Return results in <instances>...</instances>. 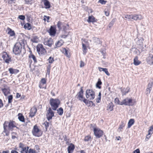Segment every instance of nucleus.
Wrapping results in <instances>:
<instances>
[{
	"label": "nucleus",
	"instance_id": "obj_49",
	"mask_svg": "<svg viewBox=\"0 0 153 153\" xmlns=\"http://www.w3.org/2000/svg\"><path fill=\"white\" fill-rule=\"evenodd\" d=\"M114 102L117 104L120 105V103H121V102H120L118 98H116L115 99Z\"/></svg>",
	"mask_w": 153,
	"mask_h": 153
},
{
	"label": "nucleus",
	"instance_id": "obj_30",
	"mask_svg": "<svg viewBox=\"0 0 153 153\" xmlns=\"http://www.w3.org/2000/svg\"><path fill=\"white\" fill-rule=\"evenodd\" d=\"M134 119H130L128 123V128H130L134 124Z\"/></svg>",
	"mask_w": 153,
	"mask_h": 153
},
{
	"label": "nucleus",
	"instance_id": "obj_46",
	"mask_svg": "<svg viewBox=\"0 0 153 153\" xmlns=\"http://www.w3.org/2000/svg\"><path fill=\"white\" fill-rule=\"evenodd\" d=\"M82 46L83 53L85 54L86 53V50H87L86 47L85 45L83 43L82 44Z\"/></svg>",
	"mask_w": 153,
	"mask_h": 153
},
{
	"label": "nucleus",
	"instance_id": "obj_7",
	"mask_svg": "<svg viewBox=\"0 0 153 153\" xmlns=\"http://www.w3.org/2000/svg\"><path fill=\"white\" fill-rule=\"evenodd\" d=\"M2 57L5 62L8 64L11 61V57L6 52H4L3 53Z\"/></svg>",
	"mask_w": 153,
	"mask_h": 153
},
{
	"label": "nucleus",
	"instance_id": "obj_22",
	"mask_svg": "<svg viewBox=\"0 0 153 153\" xmlns=\"http://www.w3.org/2000/svg\"><path fill=\"white\" fill-rule=\"evenodd\" d=\"M98 69L99 70V71L100 72H101L102 71H103L105 73V74L107 75H108V76L110 75V74L109 73V72H108V69L107 68H102L99 67H98Z\"/></svg>",
	"mask_w": 153,
	"mask_h": 153
},
{
	"label": "nucleus",
	"instance_id": "obj_57",
	"mask_svg": "<svg viewBox=\"0 0 153 153\" xmlns=\"http://www.w3.org/2000/svg\"><path fill=\"white\" fill-rule=\"evenodd\" d=\"M50 68L51 67L50 65H49L47 67V74H48V75L50 74Z\"/></svg>",
	"mask_w": 153,
	"mask_h": 153
},
{
	"label": "nucleus",
	"instance_id": "obj_38",
	"mask_svg": "<svg viewBox=\"0 0 153 153\" xmlns=\"http://www.w3.org/2000/svg\"><path fill=\"white\" fill-rule=\"evenodd\" d=\"M102 84V82L101 81V80L100 79H99L98 80L96 84V86L98 88H101V86L100 85H101Z\"/></svg>",
	"mask_w": 153,
	"mask_h": 153
},
{
	"label": "nucleus",
	"instance_id": "obj_21",
	"mask_svg": "<svg viewBox=\"0 0 153 153\" xmlns=\"http://www.w3.org/2000/svg\"><path fill=\"white\" fill-rule=\"evenodd\" d=\"M97 19H96L93 16H89L88 17V19L87 20V21L88 22H97Z\"/></svg>",
	"mask_w": 153,
	"mask_h": 153
},
{
	"label": "nucleus",
	"instance_id": "obj_6",
	"mask_svg": "<svg viewBox=\"0 0 153 153\" xmlns=\"http://www.w3.org/2000/svg\"><path fill=\"white\" fill-rule=\"evenodd\" d=\"M36 49L37 52L40 55H44L47 53L46 50L42 44H38L36 46Z\"/></svg>",
	"mask_w": 153,
	"mask_h": 153
},
{
	"label": "nucleus",
	"instance_id": "obj_16",
	"mask_svg": "<svg viewBox=\"0 0 153 153\" xmlns=\"http://www.w3.org/2000/svg\"><path fill=\"white\" fill-rule=\"evenodd\" d=\"M48 32L50 35L54 36L56 32L55 27L51 26Z\"/></svg>",
	"mask_w": 153,
	"mask_h": 153
},
{
	"label": "nucleus",
	"instance_id": "obj_37",
	"mask_svg": "<svg viewBox=\"0 0 153 153\" xmlns=\"http://www.w3.org/2000/svg\"><path fill=\"white\" fill-rule=\"evenodd\" d=\"M18 119L20 121L22 122H24L25 121V118L24 116L20 114H19Z\"/></svg>",
	"mask_w": 153,
	"mask_h": 153
},
{
	"label": "nucleus",
	"instance_id": "obj_12",
	"mask_svg": "<svg viewBox=\"0 0 153 153\" xmlns=\"http://www.w3.org/2000/svg\"><path fill=\"white\" fill-rule=\"evenodd\" d=\"M146 61L148 64L153 65V55L149 54L146 59Z\"/></svg>",
	"mask_w": 153,
	"mask_h": 153
},
{
	"label": "nucleus",
	"instance_id": "obj_48",
	"mask_svg": "<svg viewBox=\"0 0 153 153\" xmlns=\"http://www.w3.org/2000/svg\"><path fill=\"white\" fill-rule=\"evenodd\" d=\"M27 153H36V150L32 149H28Z\"/></svg>",
	"mask_w": 153,
	"mask_h": 153
},
{
	"label": "nucleus",
	"instance_id": "obj_26",
	"mask_svg": "<svg viewBox=\"0 0 153 153\" xmlns=\"http://www.w3.org/2000/svg\"><path fill=\"white\" fill-rule=\"evenodd\" d=\"M43 2L44 5L46 7V8H49L50 7V4L49 1L48 0H43Z\"/></svg>",
	"mask_w": 153,
	"mask_h": 153
},
{
	"label": "nucleus",
	"instance_id": "obj_60",
	"mask_svg": "<svg viewBox=\"0 0 153 153\" xmlns=\"http://www.w3.org/2000/svg\"><path fill=\"white\" fill-rule=\"evenodd\" d=\"M3 106V104L2 100L0 99V108H1Z\"/></svg>",
	"mask_w": 153,
	"mask_h": 153
},
{
	"label": "nucleus",
	"instance_id": "obj_11",
	"mask_svg": "<svg viewBox=\"0 0 153 153\" xmlns=\"http://www.w3.org/2000/svg\"><path fill=\"white\" fill-rule=\"evenodd\" d=\"M94 133L97 138H100L103 134V131L99 128H94Z\"/></svg>",
	"mask_w": 153,
	"mask_h": 153
},
{
	"label": "nucleus",
	"instance_id": "obj_43",
	"mask_svg": "<svg viewBox=\"0 0 153 153\" xmlns=\"http://www.w3.org/2000/svg\"><path fill=\"white\" fill-rule=\"evenodd\" d=\"M63 26V24L61 22H59L57 24V27L59 30L61 29V27Z\"/></svg>",
	"mask_w": 153,
	"mask_h": 153
},
{
	"label": "nucleus",
	"instance_id": "obj_61",
	"mask_svg": "<svg viewBox=\"0 0 153 153\" xmlns=\"http://www.w3.org/2000/svg\"><path fill=\"white\" fill-rule=\"evenodd\" d=\"M24 144L21 143L19 144V147L20 148H23L24 147Z\"/></svg>",
	"mask_w": 153,
	"mask_h": 153
},
{
	"label": "nucleus",
	"instance_id": "obj_9",
	"mask_svg": "<svg viewBox=\"0 0 153 153\" xmlns=\"http://www.w3.org/2000/svg\"><path fill=\"white\" fill-rule=\"evenodd\" d=\"M83 91L82 89V87H81L80 91L77 93L75 96V97L79 100L83 101V100L85 98L83 97Z\"/></svg>",
	"mask_w": 153,
	"mask_h": 153
},
{
	"label": "nucleus",
	"instance_id": "obj_42",
	"mask_svg": "<svg viewBox=\"0 0 153 153\" xmlns=\"http://www.w3.org/2000/svg\"><path fill=\"white\" fill-rule=\"evenodd\" d=\"M116 19H113L110 23L108 26L109 28H111L113 25L114 23L115 22Z\"/></svg>",
	"mask_w": 153,
	"mask_h": 153
},
{
	"label": "nucleus",
	"instance_id": "obj_27",
	"mask_svg": "<svg viewBox=\"0 0 153 153\" xmlns=\"http://www.w3.org/2000/svg\"><path fill=\"white\" fill-rule=\"evenodd\" d=\"M141 63L140 61L138 60V57L137 56L135 57L134 59V64L135 65H139Z\"/></svg>",
	"mask_w": 153,
	"mask_h": 153
},
{
	"label": "nucleus",
	"instance_id": "obj_58",
	"mask_svg": "<svg viewBox=\"0 0 153 153\" xmlns=\"http://www.w3.org/2000/svg\"><path fill=\"white\" fill-rule=\"evenodd\" d=\"M85 63L84 62L82 61H81L80 62V67L81 68L83 67L84 66Z\"/></svg>",
	"mask_w": 153,
	"mask_h": 153
},
{
	"label": "nucleus",
	"instance_id": "obj_2",
	"mask_svg": "<svg viewBox=\"0 0 153 153\" xmlns=\"http://www.w3.org/2000/svg\"><path fill=\"white\" fill-rule=\"evenodd\" d=\"M50 103L52 108L54 110H56L59 107L60 101L58 99L52 98L50 100Z\"/></svg>",
	"mask_w": 153,
	"mask_h": 153
},
{
	"label": "nucleus",
	"instance_id": "obj_35",
	"mask_svg": "<svg viewBox=\"0 0 153 153\" xmlns=\"http://www.w3.org/2000/svg\"><path fill=\"white\" fill-rule=\"evenodd\" d=\"M2 91L5 96H7L8 94L10 93L9 90L5 88L2 89Z\"/></svg>",
	"mask_w": 153,
	"mask_h": 153
},
{
	"label": "nucleus",
	"instance_id": "obj_4",
	"mask_svg": "<svg viewBox=\"0 0 153 153\" xmlns=\"http://www.w3.org/2000/svg\"><path fill=\"white\" fill-rule=\"evenodd\" d=\"M32 133L33 135L36 137H39L42 134L41 130L39 129L36 125H35L32 131Z\"/></svg>",
	"mask_w": 153,
	"mask_h": 153
},
{
	"label": "nucleus",
	"instance_id": "obj_50",
	"mask_svg": "<svg viewBox=\"0 0 153 153\" xmlns=\"http://www.w3.org/2000/svg\"><path fill=\"white\" fill-rule=\"evenodd\" d=\"M64 140L65 141H66V143L68 144V142L69 140V139L67 137L66 135H65L64 137Z\"/></svg>",
	"mask_w": 153,
	"mask_h": 153
},
{
	"label": "nucleus",
	"instance_id": "obj_1",
	"mask_svg": "<svg viewBox=\"0 0 153 153\" xmlns=\"http://www.w3.org/2000/svg\"><path fill=\"white\" fill-rule=\"evenodd\" d=\"M4 132L6 133V135H8L10 131H12L15 127L17 128H19L15 125V122L10 120L9 122L5 121L4 124Z\"/></svg>",
	"mask_w": 153,
	"mask_h": 153
},
{
	"label": "nucleus",
	"instance_id": "obj_17",
	"mask_svg": "<svg viewBox=\"0 0 153 153\" xmlns=\"http://www.w3.org/2000/svg\"><path fill=\"white\" fill-rule=\"evenodd\" d=\"M37 111L36 108L35 107H33L30 109V116L31 117H34Z\"/></svg>",
	"mask_w": 153,
	"mask_h": 153
},
{
	"label": "nucleus",
	"instance_id": "obj_53",
	"mask_svg": "<svg viewBox=\"0 0 153 153\" xmlns=\"http://www.w3.org/2000/svg\"><path fill=\"white\" fill-rule=\"evenodd\" d=\"M98 2L102 4H106L107 1L104 0H100Z\"/></svg>",
	"mask_w": 153,
	"mask_h": 153
},
{
	"label": "nucleus",
	"instance_id": "obj_31",
	"mask_svg": "<svg viewBox=\"0 0 153 153\" xmlns=\"http://www.w3.org/2000/svg\"><path fill=\"white\" fill-rule=\"evenodd\" d=\"M24 27L25 29L30 30L31 28V26L30 23H27L25 25Z\"/></svg>",
	"mask_w": 153,
	"mask_h": 153
},
{
	"label": "nucleus",
	"instance_id": "obj_41",
	"mask_svg": "<svg viewBox=\"0 0 153 153\" xmlns=\"http://www.w3.org/2000/svg\"><path fill=\"white\" fill-rule=\"evenodd\" d=\"M124 17L126 19H125L130 20L132 19V15H125Z\"/></svg>",
	"mask_w": 153,
	"mask_h": 153
},
{
	"label": "nucleus",
	"instance_id": "obj_59",
	"mask_svg": "<svg viewBox=\"0 0 153 153\" xmlns=\"http://www.w3.org/2000/svg\"><path fill=\"white\" fill-rule=\"evenodd\" d=\"M41 81L42 83L43 84H45L46 82V80L44 78H42L41 79Z\"/></svg>",
	"mask_w": 153,
	"mask_h": 153
},
{
	"label": "nucleus",
	"instance_id": "obj_5",
	"mask_svg": "<svg viewBox=\"0 0 153 153\" xmlns=\"http://www.w3.org/2000/svg\"><path fill=\"white\" fill-rule=\"evenodd\" d=\"M85 96L87 98L93 100L95 97V92L92 90L87 89L86 91Z\"/></svg>",
	"mask_w": 153,
	"mask_h": 153
},
{
	"label": "nucleus",
	"instance_id": "obj_19",
	"mask_svg": "<svg viewBox=\"0 0 153 153\" xmlns=\"http://www.w3.org/2000/svg\"><path fill=\"white\" fill-rule=\"evenodd\" d=\"M153 130V125L151 126L149 128V129L148 131V134L147 135L146 138V140L147 141L151 137V135L152 133H151L152 131Z\"/></svg>",
	"mask_w": 153,
	"mask_h": 153
},
{
	"label": "nucleus",
	"instance_id": "obj_55",
	"mask_svg": "<svg viewBox=\"0 0 153 153\" xmlns=\"http://www.w3.org/2000/svg\"><path fill=\"white\" fill-rule=\"evenodd\" d=\"M44 20L45 21L46 20V19L47 21L48 22H49V19H50V17L48 16H44Z\"/></svg>",
	"mask_w": 153,
	"mask_h": 153
},
{
	"label": "nucleus",
	"instance_id": "obj_20",
	"mask_svg": "<svg viewBox=\"0 0 153 153\" xmlns=\"http://www.w3.org/2000/svg\"><path fill=\"white\" fill-rule=\"evenodd\" d=\"M152 83H149L148 85V87L147 88L146 93V94H150L151 91L152 90Z\"/></svg>",
	"mask_w": 153,
	"mask_h": 153
},
{
	"label": "nucleus",
	"instance_id": "obj_34",
	"mask_svg": "<svg viewBox=\"0 0 153 153\" xmlns=\"http://www.w3.org/2000/svg\"><path fill=\"white\" fill-rule=\"evenodd\" d=\"M44 124L46 131H47L48 128L51 125V122H48L47 121L45 122L44 123Z\"/></svg>",
	"mask_w": 153,
	"mask_h": 153
},
{
	"label": "nucleus",
	"instance_id": "obj_47",
	"mask_svg": "<svg viewBox=\"0 0 153 153\" xmlns=\"http://www.w3.org/2000/svg\"><path fill=\"white\" fill-rule=\"evenodd\" d=\"M13 98V96L12 95H10L8 97V100L9 103H10L12 102V100Z\"/></svg>",
	"mask_w": 153,
	"mask_h": 153
},
{
	"label": "nucleus",
	"instance_id": "obj_45",
	"mask_svg": "<svg viewBox=\"0 0 153 153\" xmlns=\"http://www.w3.org/2000/svg\"><path fill=\"white\" fill-rule=\"evenodd\" d=\"M54 61V60L53 57H52L51 56L50 57L49 59H48V61L49 63H52Z\"/></svg>",
	"mask_w": 153,
	"mask_h": 153
},
{
	"label": "nucleus",
	"instance_id": "obj_18",
	"mask_svg": "<svg viewBox=\"0 0 153 153\" xmlns=\"http://www.w3.org/2000/svg\"><path fill=\"white\" fill-rule=\"evenodd\" d=\"M68 148V153H73L75 149V146L72 143L69 144Z\"/></svg>",
	"mask_w": 153,
	"mask_h": 153
},
{
	"label": "nucleus",
	"instance_id": "obj_13",
	"mask_svg": "<svg viewBox=\"0 0 153 153\" xmlns=\"http://www.w3.org/2000/svg\"><path fill=\"white\" fill-rule=\"evenodd\" d=\"M53 43V39L51 38L45 40L44 42L45 45H47L49 47H51Z\"/></svg>",
	"mask_w": 153,
	"mask_h": 153
},
{
	"label": "nucleus",
	"instance_id": "obj_29",
	"mask_svg": "<svg viewBox=\"0 0 153 153\" xmlns=\"http://www.w3.org/2000/svg\"><path fill=\"white\" fill-rule=\"evenodd\" d=\"M29 58L32 59L33 60L34 63H36L37 62L36 56L32 53H30L29 55Z\"/></svg>",
	"mask_w": 153,
	"mask_h": 153
},
{
	"label": "nucleus",
	"instance_id": "obj_40",
	"mask_svg": "<svg viewBox=\"0 0 153 153\" xmlns=\"http://www.w3.org/2000/svg\"><path fill=\"white\" fill-rule=\"evenodd\" d=\"M9 71L10 73L11 74H13L15 73L16 71L18 72L19 70L16 69H13L12 68H10L9 69Z\"/></svg>",
	"mask_w": 153,
	"mask_h": 153
},
{
	"label": "nucleus",
	"instance_id": "obj_28",
	"mask_svg": "<svg viewBox=\"0 0 153 153\" xmlns=\"http://www.w3.org/2000/svg\"><path fill=\"white\" fill-rule=\"evenodd\" d=\"M113 106L114 105L113 103L111 102L110 103H109L107 107V110H109L110 111H112L113 109Z\"/></svg>",
	"mask_w": 153,
	"mask_h": 153
},
{
	"label": "nucleus",
	"instance_id": "obj_51",
	"mask_svg": "<svg viewBox=\"0 0 153 153\" xmlns=\"http://www.w3.org/2000/svg\"><path fill=\"white\" fill-rule=\"evenodd\" d=\"M31 41L33 42L36 43L37 42L36 37H33L31 40Z\"/></svg>",
	"mask_w": 153,
	"mask_h": 153
},
{
	"label": "nucleus",
	"instance_id": "obj_15",
	"mask_svg": "<svg viewBox=\"0 0 153 153\" xmlns=\"http://www.w3.org/2000/svg\"><path fill=\"white\" fill-rule=\"evenodd\" d=\"M143 19V17L141 15H132V19L133 20L136 21L140 20Z\"/></svg>",
	"mask_w": 153,
	"mask_h": 153
},
{
	"label": "nucleus",
	"instance_id": "obj_3",
	"mask_svg": "<svg viewBox=\"0 0 153 153\" xmlns=\"http://www.w3.org/2000/svg\"><path fill=\"white\" fill-rule=\"evenodd\" d=\"M22 49V45L21 43H16L14 46L13 51L16 55L19 54Z\"/></svg>",
	"mask_w": 153,
	"mask_h": 153
},
{
	"label": "nucleus",
	"instance_id": "obj_36",
	"mask_svg": "<svg viewBox=\"0 0 153 153\" xmlns=\"http://www.w3.org/2000/svg\"><path fill=\"white\" fill-rule=\"evenodd\" d=\"M57 113L60 115L62 114L63 112V110L62 107H60L57 110Z\"/></svg>",
	"mask_w": 153,
	"mask_h": 153
},
{
	"label": "nucleus",
	"instance_id": "obj_54",
	"mask_svg": "<svg viewBox=\"0 0 153 153\" xmlns=\"http://www.w3.org/2000/svg\"><path fill=\"white\" fill-rule=\"evenodd\" d=\"M18 18L22 20H24L25 19V16L22 15L19 16L18 17Z\"/></svg>",
	"mask_w": 153,
	"mask_h": 153
},
{
	"label": "nucleus",
	"instance_id": "obj_10",
	"mask_svg": "<svg viewBox=\"0 0 153 153\" xmlns=\"http://www.w3.org/2000/svg\"><path fill=\"white\" fill-rule=\"evenodd\" d=\"M132 100L131 99H129L127 98L123 100L121 102L120 105H125L130 106L131 105V104L132 102Z\"/></svg>",
	"mask_w": 153,
	"mask_h": 153
},
{
	"label": "nucleus",
	"instance_id": "obj_25",
	"mask_svg": "<svg viewBox=\"0 0 153 153\" xmlns=\"http://www.w3.org/2000/svg\"><path fill=\"white\" fill-rule=\"evenodd\" d=\"M63 43L64 42L62 40H60L58 41L55 43L56 47H55V48H57L61 46Z\"/></svg>",
	"mask_w": 153,
	"mask_h": 153
},
{
	"label": "nucleus",
	"instance_id": "obj_64",
	"mask_svg": "<svg viewBox=\"0 0 153 153\" xmlns=\"http://www.w3.org/2000/svg\"><path fill=\"white\" fill-rule=\"evenodd\" d=\"M134 152V153H140V151L139 149H137Z\"/></svg>",
	"mask_w": 153,
	"mask_h": 153
},
{
	"label": "nucleus",
	"instance_id": "obj_23",
	"mask_svg": "<svg viewBox=\"0 0 153 153\" xmlns=\"http://www.w3.org/2000/svg\"><path fill=\"white\" fill-rule=\"evenodd\" d=\"M7 30H8V34H9L10 36H15V33L13 30H12L9 27H8Z\"/></svg>",
	"mask_w": 153,
	"mask_h": 153
},
{
	"label": "nucleus",
	"instance_id": "obj_39",
	"mask_svg": "<svg viewBox=\"0 0 153 153\" xmlns=\"http://www.w3.org/2000/svg\"><path fill=\"white\" fill-rule=\"evenodd\" d=\"M91 137L90 136H86L84 139V141L86 142L91 141Z\"/></svg>",
	"mask_w": 153,
	"mask_h": 153
},
{
	"label": "nucleus",
	"instance_id": "obj_44",
	"mask_svg": "<svg viewBox=\"0 0 153 153\" xmlns=\"http://www.w3.org/2000/svg\"><path fill=\"white\" fill-rule=\"evenodd\" d=\"M33 1V0H25V3L27 4H31Z\"/></svg>",
	"mask_w": 153,
	"mask_h": 153
},
{
	"label": "nucleus",
	"instance_id": "obj_52",
	"mask_svg": "<svg viewBox=\"0 0 153 153\" xmlns=\"http://www.w3.org/2000/svg\"><path fill=\"white\" fill-rule=\"evenodd\" d=\"M93 40L94 42H97V43H100V40L99 39L97 38H94Z\"/></svg>",
	"mask_w": 153,
	"mask_h": 153
},
{
	"label": "nucleus",
	"instance_id": "obj_62",
	"mask_svg": "<svg viewBox=\"0 0 153 153\" xmlns=\"http://www.w3.org/2000/svg\"><path fill=\"white\" fill-rule=\"evenodd\" d=\"M101 98H100V97H98V98H97L96 99V102L97 103L100 102L101 100Z\"/></svg>",
	"mask_w": 153,
	"mask_h": 153
},
{
	"label": "nucleus",
	"instance_id": "obj_63",
	"mask_svg": "<svg viewBox=\"0 0 153 153\" xmlns=\"http://www.w3.org/2000/svg\"><path fill=\"white\" fill-rule=\"evenodd\" d=\"M21 41V42H19V43H21V44H22V43L23 44H25V43L26 42L25 40L24 39H22Z\"/></svg>",
	"mask_w": 153,
	"mask_h": 153
},
{
	"label": "nucleus",
	"instance_id": "obj_14",
	"mask_svg": "<svg viewBox=\"0 0 153 153\" xmlns=\"http://www.w3.org/2000/svg\"><path fill=\"white\" fill-rule=\"evenodd\" d=\"M83 102L88 106H95V104L92 101L88 100L85 98L83 100Z\"/></svg>",
	"mask_w": 153,
	"mask_h": 153
},
{
	"label": "nucleus",
	"instance_id": "obj_33",
	"mask_svg": "<svg viewBox=\"0 0 153 153\" xmlns=\"http://www.w3.org/2000/svg\"><path fill=\"white\" fill-rule=\"evenodd\" d=\"M125 124L123 122H122L119 128L117 129V131L120 132L122 131V129L123 128L125 127Z\"/></svg>",
	"mask_w": 153,
	"mask_h": 153
},
{
	"label": "nucleus",
	"instance_id": "obj_8",
	"mask_svg": "<svg viewBox=\"0 0 153 153\" xmlns=\"http://www.w3.org/2000/svg\"><path fill=\"white\" fill-rule=\"evenodd\" d=\"M46 116L48 121L51 119L52 117L54 116V112L52 111L51 108H49L47 110Z\"/></svg>",
	"mask_w": 153,
	"mask_h": 153
},
{
	"label": "nucleus",
	"instance_id": "obj_24",
	"mask_svg": "<svg viewBox=\"0 0 153 153\" xmlns=\"http://www.w3.org/2000/svg\"><path fill=\"white\" fill-rule=\"evenodd\" d=\"M130 88L129 87H127L126 88H123L121 90L123 95H125L129 91Z\"/></svg>",
	"mask_w": 153,
	"mask_h": 153
},
{
	"label": "nucleus",
	"instance_id": "obj_32",
	"mask_svg": "<svg viewBox=\"0 0 153 153\" xmlns=\"http://www.w3.org/2000/svg\"><path fill=\"white\" fill-rule=\"evenodd\" d=\"M29 147L27 146L26 147H23L22 149V150L21 151V153H27L29 149Z\"/></svg>",
	"mask_w": 153,
	"mask_h": 153
},
{
	"label": "nucleus",
	"instance_id": "obj_56",
	"mask_svg": "<svg viewBox=\"0 0 153 153\" xmlns=\"http://www.w3.org/2000/svg\"><path fill=\"white\" fill-rule=\"evenodd\" d=\"M143 41V38H140V39H138V43L137 42V43H138L139 45L141 44V43H142Z\"/></svg>",
	"mask_w": 153,
	"mask_h": 153
}]
</instances>
